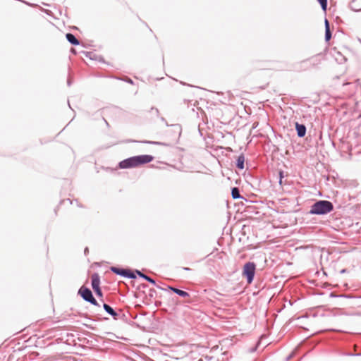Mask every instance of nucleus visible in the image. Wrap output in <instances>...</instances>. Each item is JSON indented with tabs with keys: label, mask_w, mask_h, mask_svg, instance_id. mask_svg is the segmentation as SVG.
<instances>
[{
	"label": "nucleus",
	"mask_w": 361,
	"mask_h": 361,
	"mask_svg": "<svg viewBox=\"0 0 361 361\" xmlns=\"http://www.w3.org/2000/svg\"><path fill=\"white\" fill-rule=\"evenodd\" d=\"M154 160V157L148 154L134 156L126 159L119 162L121 169H130L137 167L140 165L148 164Z\"/></svg>",
	"instance_id": "1"
},
{
	"label": "nucleus",
	"mask_w": 361,
	"mask_h": 361,
	"mask_svg": "<svg viewBox=\"0 0 361 361\" xmlns=\"http://www.w3.org/2000/svg\"><path fill=\"white\" fill-rule=\"evenodd\" d=\"M334 209L333 204L327 200H319L314 203L309 213L310 214L325 215Z\"/></svg>",
	"instance_id": "2"
},
{
	"label": "nucleus",
	"mask_w": 361,
	"mask_h": 361,
	"mask_svg": "<svg viewBox=\"0 0 361 361\" xmlns=\"http://www.w3.org/2000/svg\"><path fill=\"white\" fill-rule=\"evenodd\" d=\"M256 265L254 262H247L245 264L243 275L245 277L247 283H251L253 281L255 274Z\"/></svg>",
	"instance_id": "3"
},
{
	"label": "nucleus",
	"mask_w": 361,
	"mask_h": 361,
	"mask_svg": "<svg viewBox=\"0 0 361 361\" xmlns=\"http://www.w3.org/2000/svg\"><path fill=\"white\" fill-rule=\"evenodd\" d=\"M111 271L117 275H119L127 279H134L136 278L135 274L132 271L128 269H122L116 267H111Z\"/></svg>",
	"instance_id": "4"
},
{
	"label": "nucleus",
	"mask_w": 361,
	"mask_h": 361,
	"mask_svg": "<svg viewBox=\"0 0 361 361\" xmlns=\"http://www.w3.org/2000/svg\"><path fill=\"white\" fill-rule=\"evenodd\" d=\"M103 308L114 320H118L121 318L122 314V310L121 309H119L118 311H116L110 305L106 303L103 304Z\"/></svg>",
	"instance_id": "5"
},
{
	"label": "nucleus",
	"mask_w": 361,
	"mask_h": 361,
	"mask_svg": "<svg viewBox=\"0 0 361 361\" xmlns=\"http://www.w3.org/2000/svg\"><path fill=\"white\" fill-rule=\"evenodd\" d=\"M78 293L80 295V296L82 298V299L86 302L88 301L93 296L92 293L90 290V288L85 287V286H82L79 289Z\"/></svg>",
	"instance_id": "6"
},
{
	"label": "nucleus",
	"mask_w": 361,
	"mask_h": 361,
	"mask_svg": "<svg viewBox=\"0 0 361 361\" xmlns=\"http://www.w3.org/2000/svg\"><path fill=\"white\" fill-rule=\"evenodd\" d=\"M295 130L297 132V135L299 137H305L307 131L306 126L304 124H300L299 123H295Z\"/></svg>",
	"instance_id": "7"
},
{
	"label": "nucleus",
	"mask_w": 361,
	"mask_h": 361,
	"mask_svg": "<svg viewBox=\"0 0 361 361\" xmlns=\"http://www.w3.org/2000/svg\"><path fill=\"white\" fill-rule=\"evenodd\" d=\"M92 289L99 288L100 277L97 273H94L91 276Z\"/></svg>",
	"instance_id": "8"
},
{
	"label": "nucleus",
	"mask_w": 361,
	"mask_h": 361,
	"mask_svg": "<svg viewBox=\"0 0 361 361\" xmlns=\"http://www.w3.org/2000/svg\"><path fill=\"white\" fill-rule=\"evenodd\" d=\"M66 38L68 40V42L72 45L76 46L80 44V41L72 33H67L66 35Z\"/></svg>",
	"instance_id": "9"
},
{
	"label": "nucleus",
	"mask_w": 361,
	"mask_h": 361,
	"mask_svg": "<svg viewBox=\"0 0 361 361\" xmlns=\"http://www.w3.org/2000/svg\"><path fill=\"white\" fill-rule=\"evenodd\" d=\"M169 288L180 297L187 298V297H189V295H190L188 292L182 290L180 289H178V288H176L174 287H171V286H169Z\"/></svg>",
	"instance_id": "10"
},
{
	"label": "nucleus",
	"mask_w": 361,
	"mask_h": 361,
	"mask_svg": "<svg viewBox=\"0 0 361 361\" xmlns=\"http://www.w3.org/2000/svg\"><path fill=\"white\" fill-rule=\"evenodd\" d=\"M235 166L240 170L245 168V156L243 154L238 156Z\"/></svg>",
	"instance_id": "11"
},
{
	"label": "nucleus",
	"mask_w": 361,
	"mask_h": 361,
	"mask_svg": "<svg viewBox=\"0 0 361 361\" xmlns=\"http://www.w3.org/2000/svg\"><path fill=\"white\" fill-rule=\"evenodd\" d=\"M136 274L142 279L146 280L147 281L149 282L150 283L153 285H156V281L152 278L148 276L147 275L143 274L139 270H136Z\"/></svg>",
	"instance_id": "12"
},
{
	"label": "nucleus",
	"mask_w": 361,
	"mask_h": 361,
	"mask_svg": "<svg viewBox=\"0 0 361 361\" xmlns=\"http://www.w3.org/2000/svg\"><path fill=\"white\" fill-rule=\"evenodd\" d=\"M231 196L233 199L243 198L240 194L239 189L237 187H234L231 189Z\"/></svg>",
	"instance_id": "13"
},
{
	"label": "nucleus",
	"mask_w": 361,
	"mask_h": 361,
	"mask_svg": "<svg viewBox=\"0 0 361 361\" xmlns=\"http://www.w3.org/2000/svg\"><path fill=\"white\" fill-rule=\"evenodd\" d=\"M331 38V32L330 28L325 30V41L329 42Z\"/></svg>",
	"instance_id": "14"
},
{
	"label": "nucleus",
	"mask_w": 361,
	"mask_h": 361,
	"mask_svg": "<svg viewBox=\"0 0 361 361\" xmlns=\"http://www.w3.org/2000/svg\"><path fill=\"white\" fill-rule=\"evenodd\" d=\"M317 1L320 4L322 10L325 11L327 8V0H317Z\"/></svg>",
	"instance_id": "15"
},
{
	"label": "nucleus",
	"mask_w": 361,
	"mask_h": 361,
	"mask_svg": "<svg viewBox=\"0 0 361 361\" xmlns=\"http://www.w3.org/2000/svg\"><path fill=\"white\" fill-rule=\"evenodd\" d=\"M87 302H90V304L94 305V306L99 307V303L97 302L96 299L94 298V296H92Z\"/></svg>",
	"instance_id": "16"
},
{
	"label": "nucleus",
	"mask_w": 361,
	"mask_h": 361,
	"mask_svg": "<svg viewBox=\"0 0 361 361\" xmlns=\"http://www.w3.org/2000/svg\"><path fill=\"white\" fill-rule=\"evenodd\" d=\"M93 290H94V291L95 294H96L98 297L102 298V297L103 296V293H102V290H101L100 287H99V288H94V289H93Z\"/></svg>",
	"instance_id": "17"
},
{
	"label": "nucleus",
	"mask_w": 361,
	"mask_h": 361,
	"mask_svg": "<svg viewBox=\"0 0 361 361\" xmlns=\"http://www.w3.org/2000/svg\"><path fill=\"white\" fill-rule=\"evenodd\" d=\"M146 143H149V144H152V145H168L167 144H165L164 142H155V141H146L145 142Z\"/></svg>",
	"instance_id": "18"
},
{
	"label": "nucleus",
	"mask_w": 361,
	"mask_h": 361,
	"mask_svg": "<svg viewBox=\"0 0 361 361\" xmlns=\"http://www.w3.org/2000/svg\"><path fill=\"white\" fill-rule=\"evenodd\" d=\"M279 185H282V184H283L282 180L283 178V171H279Z\"/></svg>",
	"instance_id": "19"
},
{
	"label": "nucleus",
	"mask_w": 361,
	"mask_h": 361,
	"mask_svg": "<svg viewBox=\"0 0 361 361\" xmlns=\"http://www.w3.org/2000/svg\"><path fill=\"white\" fill-rule=\"evenodd\" d=\"M324 23H325V30L327 28H330L329 23L326 18L325 19Z\"/></svg>",
	"instance_id": "20"
},
{
	"label": "nucleus",
	"mask_w": 361,
	"mask_h": 361,
	"mask_svg": "<svg viewBox=\"0 0 361 361\" xmlns=\"http://www.w3.org/2000/svg\"><path fill=\"white\" fill-rule=\"evenodd\" d=\"M353 2H351V3L350 4V8H351V9H352V10H353V11H360V10H361V8H358V9H357V8H353Z\"/></svg>",
	"instance_id": "21"
},
{
	"label": "nucleus",
	"mask_w": 361,
	"mask_h": 361,
	"mask_svg": "<svg viewBox=\"0 0 361 361\" xmlns=\"http://www.w3.org/2000/svg\"><path fill=\"white\" fill-rule=\"evenodd\" d=\"M347 355H348V356H361V353H356V354L348 353Z\"/></svg>",
	"instance_id": "22"
},
{
	"label": "nucleus",
	"mask_w": 361,
	"mask_h": 361,
	"mask_svg": "<svg viewBox=\"0 0 361 361\" xmlns=\"http://www.w3.org/2000/svg\"><path fill=\"white\" fill-rule=\"evenodd\" d=\"M126 82L130 84H133V81L130 78H127Z\"/></svg>",
	"instance_id": "23"
},
{
	"label": "nucleus",
	"mask_w": 361,
	"mask_h": 361,
	"mask_svg": "<svg viewBox=\"0 0 361 361\" xmlns=\"http://www.w3.org/2000/svg\"><path fill=\"white\" fill-rule=\"evenodd\" d=\"M174 127L176 128V130L180 131V126L176 125V126H174Z\"/></svg>",
	"instance_id": "24"
},
{
	"label": "nucleus",
	"mask_w": 361,
	"mask_h": 361,
	"mask_svg": "<svg viewBox=\"0 0 361 361\" xmlns=\"http://www.w3.org/2000/svg\"><path fill=\"white\" fill-rule=\"evenodd\" d=\"M152 110H154L157 114H159V109L157 108H152Z\"/></svg>",
	"instance_id": "25"
},
{
	"label": "nucleus",
	"mask_w": 361,
	"mask_h": 361,
	"mask_svg": "<svg viewBox=\"0 0 361 361\" xmlns=\"http://www.w3.org/2000/svg\"><path fill=\"white\" fill-rule=\"evenodd\" d=\"M292 357H293V354H290L288 357H287L286 360L288 361V360H290Z\"/></svg>",
	"instance_id": "26"
},
{
	"label": "nucleus",
	"mask_w": 361,
	"mask_h": 361,
	"mask_svg": "<svg viewBox=\"0 0 361 361\" xmlns=\"http://www.w3.org/2000/svg\"><path fill=\"white\" fill-rule=\"evenodd\" d=\"M345 272H346V269H343L340 271L341 274H343V273H345Z\"/></svg>",
	"instance_id": "27"
},
{
	"label": "nucleus",
	"mask_w": 361,
	"mask_h": 361,
	"mask_svg": "<svg viewBox=\"0 0 361 361\" xmlns=\"http://www.w3.org/2000/svg\"><path fill=\"white\" fill-rule=\"evenodd\" d=\"M183 269L184 270H185V271H189V270H190V268H188V267H183Z\"/></svg>",
	"instance_id": "28"
},
{
	"label": "nucleus",
	"mask_w": 361,
	"mask_h": 361,
	"mask_svg": "<svg viewBox=\"0 0 361 361\" xmlns=\"http://www.w3.org/2000/svg\"><path fill=\"white\" fill-rule=\"evenodd\" d=\"M88 252V248H87V247H86V248L85 249V253H86V252Z\"/></svg>",
	"instance_id": "29"
},
{
	"label": "nucleus",
	"mask_w": 361,
	"mask_h": 361,
	"mask_svg": "<svg viewBox=\"0 0 361 361\" xmlns=\"http://www.w3.org/2000/svg\"><path fill=\"white\" fill-rule=\"evenodd\" d=\"M68 85L70 86L71 85V81L70 80H68Z\"/></svg>",
	"instance_id": "30"
}]
</instances>
